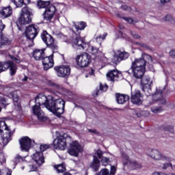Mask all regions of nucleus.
<instances>
[{"mask_svg":"<svg viewBox=\"0 0 175 175\" xmlns=\"http://www.w3.org/2000/svg\"><path fill=\"white\" fill-rule=\"evenodd\" d=\"M36 105L32 107L33 113L35 114L38 121H46L47 117L40 109V106H44L47 110L53 113L57 117H61L65 111V100L62 98L56 99L53 96H46L44 94H38L36 98Z\"/></svg>","mask_w":175,"mask_h":175,"instance_id":"f257e3e1","label":"nucleus"},{"mask_svg":"<svg viewBox=\"0 0 175 175\" xmlns=\"http://www.w3.org/2000/svg\"><path fill=\"white\" fill-rule=\"evenodd\" d=\"M151 84H152V81H151L150 77H144L141 79L142 90L144 92L145 95L148 96L146 106H151L155 102H160L161 105H165L166 103V99L163 98V92L162 90H157L154 94H152Z\"/></svg>","mask_w":175,"mask_h":175,"instance_id":"f03ea898","label":"nucleus"},{"mask_svg":"<svg viewBox=\"0 0 175 175\" xmlns=\"http://www.w3.org/2000/svg\"><path fill=\"white\" fill-rule=\"evenodd\" d=\"M146 72V60L143 58L136 59L131 64V68L126 71L129 75L133 74L135 79H142Z\"/></svg>","mask_w":175,"mask_h":175,"instance_id":"7ed1b4c3","label":"nucleus"},{"mask_svg":"<svg viewBox=\"0 0 175 175\" xmlns=\"http://www.w3.org/2000/svg\"><path fill=\"white\" fill-rule=\"evenodd\" d=\"M13 133L14 132L9 129L5 121H0V136L4 146H6L9 142H11Z\"/></svg>","mask_w":175,"mask_h":175,"instance_id":"20e7f679","label":"nucleus"},{"mask_svg":"<svg viewBox=\"0 0 175 175\" xmlns=\"http://www.w3.org/2000/svg\"><path fill=\"white\" fill-rule=\"evenodd\" d=\"M41 38L47 47L52 50L53 53L58 52V46L54 43V38L51 35L49 34L46 31H44L41 33Z\"/></svg>","mask_w":175,"mask_h":175,"instance_id":"39448f33","label":"nucleus"},{"mask_svg":"<svg viewBox=\"0 0 175 175\" xmlns=\"http://www.w3.org/2000/svg\"><path fill=\"white\" fill-rule=\"evenodd\" d=\"M10 69V75L14 76L17 73V64L12 61L0 62V73Z\"/></svg>","mask_w":175,"mask_h":175,"instance_id":"423d86ee","label":"nucleus"},{"mask_svg":"<svg viewBox=\"0 0 175 175\" xmlns=\"http://www.w3.org/2000/svg\"><path fill=\"white\" fill-rule=\"evenodd\" d=\"M32 12L28 7H25L22 8L21 16L18 18V23L21 25H26V24H29L32 22Z\"/></svg>","mask_w":175,"mask_h":175,"instance_id":"0eeeda50","label":"nucleus"},{"mask_svg":"<svg viewBox=\"0 0 175 175\" xmlns=\"http://www.w3.org/2000/svg\"><path fill=\"white\" fill-rule=\"evenodd\" d=\"M71 44L73 49H77V50H84V47L85 46V42H84V39L80 37V34L78 32L75 33L74 36L71 39Z\"/></svg>","mask_w":175,"mask_h":175,"instance_id":"6e6552de","label":"nucleus"},{"mask_svg":"<svg viewBox=\"0 0 175 175\" xmlns=\"http://www.w3.org/2000/svg\"><path fill=\"white\" fill-rule=\"evenodd\" d=\"M76 62L77 65L80 68H87L91 62V56L87 53L78 55L76 57Z\"/></svg>","mask_w":175,"mask_h":175,"instance_id":"1a4fd4ad","label":"nucleus"},{"mask_svg":"<svg viewBox=\"0 0 175 175\" xmlns=\"http://www.w3.org/2000/svg\"><path fill=\"white\" fill-rule=\"evenodd\" d=\"M39 31V26L36 25H30L25 30V36L27 39L33 42V39L38 36Z\"/></svg>","mask_w":175,"mask_h":175,"instance_id":"9d476101","label":"nucleus"},{"mask_svg":"<svg viewBox=\"0 0 175 175\" xmlns=\"http://www.w3.org/2000/svg\"><path fill=\"white\" fill-rule=\"evenodd\" d=\"M93 161L90 166L93 172H98L100 167V161H99V159L102 158V150H98L93 156Z\"/></svg>","mask_w":175,"mask_h":175,"instance_id":"9b49d317","label":"nucleus"},{"mask_svg":"<svg viewBox=\"0 0 175 175\" xmlns=\"http://www.w3.org/2000/svg\"><path fill=\"white\" fill-rule=\"evenodd\" d=\"M19 143L22 151H29L31 147L33 146L35 141L28 137H23L19 140Z\"/></svg>","mask_w":175,"mask_h":175,"instance_id":"f8f14e48","label":"nucleus"},{"mask_svg":"<svg viewBox=\"0 0 175 175\" xmlns=\"http://www.w3.org/2000/svg\"><path fill=\"white\" fill-rule=\"evenodd\" d=\"M53 144L55 150H65L66 148V138L64 135H60L54 139Z\"/></svg>","mask_w":175,"mask_h":175,"instance_id":"ddd939ff","label":"nucleus"},{"mask_svg":"<svg viewBox=\"0 0 175 175\" xmlns=\"http://www.w3.org/2000/svg\"><path fill=\"white\" fill-rule=\"evenodd\" d=\"M83 151V148L81 145L77 142V141H75L70 144V149L68 150V153L70 155H72L73 157H79V152H81Z\"/></svg>","mask_w":175,"mask_h":175,"instance_id":"4468645a","label":"nucleus"},{"mask_svg":"<svg viewBox=\"0 0 175 175\" xmlns=\"http://www.w3.org/2000/svg\"><path fill=\"white\" fill-rule=\"evenodd\" d=\"M131 100L133 105H137V106H140L143 103V97L140 90H135L131 92Z\"/></svg>","mask_w":175,"mask_h":175,"instance_id":"2eb2a0df","label":"nucleus"},{"mask_svg":"<svg viewBox=\"0 0 175 175\" xmlns=\"http://www.w3.org/2000/svg\"><path fill=\"white\" fill-rule=\"evenodd\" d=\"M58 77H66L70 75V67L68 65H62L59 67H55Z\"/></svg>","mask_w":175,"mask_h":175,"instance_id":"dca6fc26","label":"nucleus"},{"mask_svg":"<svg viewBox=\"0 0 175 175\" xmlns=\"http://www.w3.org/2000/svg\"><path fill=\"white\" fill-rule=\"evenodd\" d=\"M55 12H57V8L54 6V5L52 4L48 7V8H46L42 14L44 19H45L46 21H51L54 17V15L55 14Z\"/></svg>","mask_w":175,"mask_h":175,"instance_id":"f3484780","label":"nucleus"},{"mask_svg":"<svg viewBox=\"0 0 175 175\" xmlns=\"http://www.w3.org/2000/svg\"><path fill=\"white\" fill-rule=\"evenodd\" d=\"M149 157L152 159H154V161H166L169 159V157L157 149H152L149 154Z\"/></svg>","mask_w":175,"mask_h":175,"instance_id":"a211bd4d","label":"nucleus"},{"mask_svg":"<svg viewBox=\"0 0 175 175\" xmlns=\"http://www.w3.org/2000/svg\"><path fill=\"white\" fill-rule=\"evenodd\" d=\"M54 57V55L52 54L49 57H42V64L44 66V70H49V69L53 68L54 66V59L53 57Z\"/></svg>","mask_w":175,"mask_h":175,"instance_id":"6ab92c4d","label":"nucleus"},{"mask_svg":"<svg viewBox=\"0 0 175 175\" xmlns=\"http://www.w3.org/2000/svg\"><path fill=\"white\" fill-rule=\"evenodd\" d=\"M128 58H129V54L128 52L118 51L113 57V62L114 64H119L121 61L128 59Z\"/></svg>","mask_w":175,"mask_h":175,"instance_id":"aec40b11","label":"nucleus"},{"mask_svg":"<svg viewBox=\"0 0 175 175\" xmlns=\"http://www.w3.org/2000/svg\"><path fill=\"white\" fill-rule=\"evenodd\" d=\"M123 158V165L125 166L126 165H130L133 169H140L142 167V164L137 163V161H131L129 156H127L126 154H122Z\"/></svg>","mask_w":175,"mask_h":175,"instance_id":"412c9836","label":"nucleus"},{"mask_svg":"<svg viewBox=\"0 0 175 175\" xmlns=\"http://www.w3.org/2000/svg\"><path fill=\"white\" fill-rule=\"evenodd\" d=\"M121 72L117 70H111L107 73V79L109 81H117L118 77H120Z\"/></svg>","mask_w":175,"mask_h":175,"instance_id":"4be33fe9","label":"nucleus"},{"mask_svg":"<svg viewBox=\"0 0 175 175\" xmlns=\"http://www.w3.org/2000/svg\"><path fill=\"white\" fill-rule=\"evenodd\" d=\"M32 159L36 161V163L40 166L44 163V157H43V152H37L32 156Z\"/></svg>","mask_w":175,"mask_h":175,"instance_id":"5701e85b","label":"nucleus"},{"mask_svg":"<svg viewBox=\"0 0 175 175\" xmlns=\"http://www.w3.org/2000/svg\"><path fill=\"white\" fill-rule=\"evenodd\" d=\"M116 102L119 105H124V103L129 100V96L125 95V94H121L120 93H118L116 94Z\"/></svg>","mask_w":175,"mask_h":175,"instance_id":"b1692460","label":"nucleus"},{"mask_svg":"<svg viewBox=\"0 0 175 175\" xmlns=\"http://www.w3.org/2000/svg\"><path fill=\"white\" fill-rule=\"evenodd\" d=\"M13 13V9L10 6L5 7L0 11V14L1 15L2 18H8L10 17Z\"/></svg>","mask_w":175,"mask_h":175,"instance_id":"393cba45","label":"nucleus"},{"mask_svg":"<svg viewBox=\"0 0 175 175\" xmlns=\"http://www.w3.org/2000/svg\"><path fill=\"white\" fill-rule=\"evenodd\" d=\"M1 41H0V49H5V47H9L12 41L6 36H2L1 34Z\"/></svg>","mask_w":175,"mask_h":175,"instance_id":"a878e982","label":"nucleus"},{"mask_svg":"<svg viewBox=\"0 0 175 175\" xmlns=\"http://www.w3.org/2000/svg\"><path fill=\"white\" fill-rule=\"evenodd\" d=\"M33 57L37 61L42 59L44 57V49H36L33 53Z\"/></svg>","mask_w":175,"mask_h":175,"instance_id":"bb28decb","label":"nucleus"},{"mask_svg":"<svg viewBox=\"0 0 175 175\" xmlns=\"http://www.w3.org/2000/svg\"><path fill=\"white\" fill-rule=\"evenodd\" d=\"M73 27L75 28L77 32H79V31H84L85 29V27H87V23L84 21L77 22L73 23Z\"/></svg>","mask_w":175,"mask_h":175,"instance_id":"cd10ccee","label":"nucleus"},{"mask_svg":"<svg viewBox=\"0 0 175 175\" xmlns=\"http://www.w3.org/2000/svg\"><path fill=\"white\" fill-rule=\"evenodd\" d=\"M53 4H51V2H50V1H44L42 0H39L37 2V6L38 8V9H47L49 8V6L52 5Z\"/></svg>","mask_w":175,"mask_h":175,"instance_id":"c85d7f7f","label":"nucleus"},{"mask_svg":"<svg viewBox=\"0 0 175 175\" xmlns=\"http://www.w3.org/2000/svg\"><path fill=\"white\" fill-rule=\"evenodd\" d=\"M88 50L92 55H95L96 57H99V55H102L103 54L102 51L96 46H90Z\"/></svg>","mask_w":175,"mask_h":175,"instance_id":"c756f323","label":"nucleus"},{"mask_svg":"<svg viewBox=\"0 0 175 175\" xmlns=\"http://www.w3.org/2000/svg\"><path fill=\"white\" fill-rule=\"evenodd\" d=\"M20 92L18 91H15V92H10L8 94V98H10V99H12V100L14 102H15L16 103H17V102H18V100H20V96H18V93Z\"/></svg>","mask_w":175,"mask_h":175,"instance_id":"7c9ffc66","label":"nucleus"},{"mask_svg":"<svg viewBox=\"0 0 175 175\" xmlns=\"http://www.w3.org/2000/svg\"><path fill=\"white\" fill-rule=\"evenodd\" d=\"M107 91V85H103L102 83L100 84V89L98 90H96L94 93L92 94L94 98H96L98 94L100 92H106Z\"/></svg>","mask_w":175,"mask_h":175,"instance_id":"2f4dec72","label":"nucleus"},{"mask_svg":"<svg viewBox=\"0 0 175 175\" xmlns=\"http://www.w3.org/2000/svg\"><path fill=\"white\" fill-rule=\"evenodd\" d=\"M54 167L57 173H64V172H66V165L64 163L54 165Z\"/></svg>","mask_w":175,"mask_h":175,"instance_id":"473e14b6","label":"nucleus"},{"mask_svg":"<svg viewBox=\"0 0 175 175\" xmlns=\"http://www.w3.org/2000/svg\"><path fill=\"white\" fill-rule=\"evenodd\" d=\"M106 36H107V33H104L103 34L97 36L95 38V40H96V43H98L100 46L102 45V42H103V40H105V39H106Z\"/></svg>","mask_w":175,"mask_h":175,"instance_id":"72a5a7b5","label":"nucleus"},{"mask_svg":"<svg viewBox=\"0 0 175 175\" xmlns=\"http://www.w3.org/2000/svg\"><path fill=\"white\" fill-rule=\"evenodd\" d=\"M25 159V157H22L20 154H16L13 160L14 166H16L17 163H20V162H24Z\"/></svg>","mask_w":175,"mask_h":175,"instance_id":"f704fd0d","label":"nucleus"},{"mask_svg":"<svg viewBox=\"0 0 175 175\" xmlns=\"http://www.w3.org/2000/svg\"><path fill=\"white\" fill-rule=\"evenodd\" d=\"M46 84L47 85H49V87H53V88H55V90H59V88H61V86H59V85L53 82L51 80H48L46 81Z\"/></svg>","mask_w":175,"mask_h":175,"instance_id":"c9c22d12","label":"nucleus"},{"mask_svg":"<svg viewBox=\"0 0 175 175\" xmlns=\"http://www.w3.org/2000/svg\"><path fill=\"white\" fill-rule=\"evenodd\" d=\"M16 8H23V0H11Z\"/></svg>","mask_w":175,"mask_h":175,"instance_id":"e433bc0d","label":"nucleus"},{"mask_svg":"<svg viewBox=\"0 0 175 175\" xmlns=\"http://www.w3.org/2000/svg\"><path fill=\"white\" fill-rule=\"evenodd\" d=\"M142 57H143L142 59H144L146 64L147 63V61L148 62H152V57H151V56L149 55L144 54L142 55Z\"/></svg>","mask_w":175,"mask_h":175,"instance_id":"4c0bfd02","label":"nucleus"},{"mask_svg":"<svg viewBox=\"0 0 175 175\" xmlns=\"http://www.w3.org/2000/svg\"><path fill=\"white\" fill-rule=\"evenodd\" d=\"M151 111L154 113H161L162 112V107H152Z\"/></svg>","mask_w":175,"mask_h":175,"instance_id":"58836bf2","label":"nucleus"},{"mask_svg":"<svg viewBox=\"0 0 175 175\" xmlns=\"http://www.w3.org/2000/svg\"><path fill=\"white\" fill-rule=\"evenodd\" d=\"M96 175H110L109 171L107 168L102 169Z\"/></svg>","mask_w":175,"mask_h":175,"instance_id":"ea45409f","label":"nucleus"},{"mask_svg":"<svg viewBox=\"0 0 175 175\" xmlns=\"http://www.w3.org/2000/svg\"><path fill=\"white\" fill-rule=\"evenodd\" d=\"M49 148H51V145L44 144V145H40V150L41 152L46 151V150H49Z\"/></svg>","mask_w":175,"mask_h":175,"instance_id":"a19ab883","label":"nucleus"},{"mask_svg":"<svg viewBox=\"0 0 175 175\" xmlns=\"http://www.w3.org/2000/svg\"><path fill=\"white\" fill-rule=\"evenodd\" d=\"M10 57L12 61H14V62H16V64H20L21 62V60H20V57H18V56L10 55Z\"/></svg>","mask_w":175,"mask_h":175,"instance_id":"79ce46f5","label":"nucleus"},{"mask_svg":"<svg viewBox=\"0 0 175 175\" xmlns=\"http://www.w3.org/2000/svg\"><path fill=\"white\" fill-rule=\"evenodd\" d=\"M136 44H139V46H141L142 49H145L146 50H152V49L151 46L142 42H136Z\"/></svg>","mask_w":175,"mask_h":175,"instance_id":"37998d69","label":"nucleus"},{"mask_svg":"<svg viewBox=\"0 0 175 175\" xmlns=\"http://www.w3.org/2000/svg\"><path fill=\"white\" fill-rule=\"evenodd\" d=\"M6 162V159L5 158V154L3 151L0 149V163H5Z\"/></svg>","mask_w":175,"mask_h":175,"instance_id":"c03bdc74","label":"nucleus"},{"mask_svg":"<svg viewBox=\"0 0 175 175\" xmlns=\"http://www.w3.org/2000/svg\"><path fill=\"white\" fill-rule=\"evenodd\" d=\"M122 18L123 20H124V21H126L127 23H129V24L135 25L136 24V23H137V21H133V19H132L131 18L123 17Z\"/></svg>","mask_w":175,"mask_h":175,"instance_id":"a18cd8bd","label":"nucleus"},{"mask_svg":"<svg viewBox=\"0 0 175 175\" xmlns=\"http://www.w3.org/2000/svg\"><path fill=\"white\" fill-rule=\"evenodd\" d=\"M109 162H110V160L107 157H103L101 159V163L103 166H107L109 165Z\"/></svg>","mask_w":175,"mask_h":175,"instance_id":"49530a36","label":"nucleus"},{"mask_svg":"<svg viewBox=\"0 0 175 175\" xmlns=\"http://www.w3.org/2000/svg\"><path fill=\"white\" fill-rule=\"evenodd\" d=\"M57 38H59V39H62V40H63L64 42H66V39H68V38H66V36H65V35H64V33H58Z\"/></svg>","mask_w":175,"mask_h":175,"instance_id":"de8ad7c7","label":"nucleus"},{"mask_svg":"<svg viewBox=\"0 0 175 175\" xmlns=\"http://www.w3.org/2000/svg\"><path fill=\"white\" fill-rule=\"evenodd\" d=\"M116 166L114 165L111 166V171L109 172V175L116 174Z\"/></svg>","mask_w":175,"mask_h":175,"instance_id":"09e8293b","label":"nucleus"},{"mask_svg":"<svg viewBox=\"0 0 175 175\" xmlns=\"http://www.w3.org/2000/svg\"><path fill=\"white\" fill-rule=\"evenodd\" d=\"M133 114L134 116H136L137 117H138L139 118H140V117H142V113H140L139 111V110H134Z\"/></svg>","mask_w":175,"mask_h":175,"instance_id":"8fccbe9b","label":"nucleus"},{"mask_svg":"<svg viewBox=\"0 0 175 175\" xmlns=\"http://www.w3.org/2000/svg\"><path fill=\"white\" fill-rule=\"evenodd\" d=\"M165 21H173V17L170 15H166L164 18Z\"/></svg>","mask_w":175,"mask_h":175,"instance_id":"3c124183","label":"nucleus"},{"mask_svg":"<svg viewBox=\"0 0 175 175\" xmlns=\"http://www.w3.org/2000/svg\"><path fill=\"white\" fill-rule=\"evenodd\" d=\"M121 9H122V10H126L127 12H129L131 10V7L126 5H122Z\"/></svg>","mask_w":175,"mask_h":175,"instance_id":"603ef678","label":"nucleus"},{"mask_svg":"<svg viewBox=\"0 0 175 175\" xmlns=\"http://www.w3.org/2000/svg\"><path fill=\"white\" fill-rule=\"evenodd\" d=\"M131 36L134 39H140V36L135 32H131Z\"/></svg>","mask_w":175,"mask_h":175,"instance_id":"864d4df0","label":"nucleus"},{"mask_svg":"<svg viewBox=\"0 0 175 175\" xmlns=\"http://www.w3.org/2000/svg\"><path fill=\"white\" fill-rule=\"evenodd\" d=\"M29 3H31V0H22V6H23V5L27 6V5H29Z\"/></svg>","mask_w":175,"mask_h":175,"instance_id":"5fc2aeb1","label":"nucleus"},{"mask_svg":"<svg viewBox=\"0 0 175 175\" xmlns=\"http://www.w3.org/2000/svg\"><path fill=\"white\" fill-rule=\"evenodd\" d=\"M3 29H5V25H3V23H2V21H0V36Z\"/></svg>","mask_w":175,"mask_h":175,"instance_id":"6e6d98bb","label":"nucleus"},{"mask_svg":"<svg viewBox=\"0 0 175 175\" xmlns=\"http://www.w3.org/2000/svg\"><path fill=\"white\" fill-rule=\"evenodd\" d=\"M88 132L90 133H94V135H98L99 132L96 129H88Z\"/></svg>","mask_w":175,"mask_h":175,"instance_id":"4d7b16f0","label":"nucleus"},{"mask_svg":"<svg viewBox=\"0 0 175 175\" xmlns=\"http://www.w3.org/2000/svg\"><path fill=\"white\" fill-rule=\"evenodd\" d=\"M30 166V172H36V170H38V167H36V166L33 165H31Z\"/></svg>","mask_w":175,"mask_h":175,"instance_id":"13d9d810","label":"nucleus"},{"mask_svg":"<svg viewBox=\"0 0 175 175\" xmlns=\"http://www.w3.org/2000/svg\"><path fill=\"white\" fill-rule=\"evenodd\" d=\"M170 57H172V58H175V49H172L170 51L169 53Z\"/></svg>","mask_w":175,"mask_h":175,"instance_id":"bf43d9fd","label":"nucleus"},{"mask_svg":"<svg viewBox=\"0 0 175 175\" xmlns=\"http://www.w3.org/2000/svg\"><path fill=\"white\" fill-rule=\"evenodd\" d=\"M152 175H167L166 173L161 172H155L152 174Z\"/></svg>","mask_w":175,"mask_h":175,"instance_id":"052dcab7","label":"nucleus"},{"mask_svg":"<svg viewBox=\"0 0 175 175\" xmlns=\"http://www.w3.org/2000/svg\"><path fill=\"white\" fill-rule=\"evenodd\" d=\"M0 103L3 105V106H6V100L5 98H1Z\"/></svg>","mask_w":175,"mask_h":175,"instance_id":"680f3d73","label":"nucleus"},{"mask_svg":"<svg viewBox=\"0 0 175 175\" xmlns=\"http://www.w3.org/2000/svg\"><path fill=\"white\" fill-rule=\"evenodd\" d=\"M167 167H169V163H165L163 164L162 169H163L165 170L167 169Z\"/></svg>","mask_w":175,"mask_h":175,"instance_id":"e2e57ef3","label":"nucleus"},{"mask_svg":"<svg viewBox=\"0 0 175 175\" xmlns=\"http://www.w3.org/2000/svg\"><path fill=\"white\" fill-rule=\"evenodd\" d=\"M168 131H169V132H171V133H174V127L173 126H168Z\"/></svg>","mask_w":175,"mask_h":175,"instance_id":"0e129e2a","label":"nucleus"},{"mask_svg":"<svg viewBox=\"0 0 175 175\" xmlns=\"http://www.w3.org/2000/svg\"><path fill=\"white\" fill-rule=\"evenodd\" d=\"M90 76H94L95 75V70L92 69L90 72H89Z\"/></svg>","mask_w":175,"mask_h":175,"instance_id":"69168bd1","label":"nucleus"},{"mask_svg":"<svg viewBox=\"0 0 175 175\" xmlns=\"http://www.w3.org/2000/svg\"><path fill=\"white\" fill-rule=\"evenodd\" d=\"M118 38H122V31H118Z\"/></svg>","mask_w":175,"mask_h":175,"instance_id":"338daca9","label":"nucleus"},{"mask_svg":"<svg viewBox=\"0 0 175 175\" xmlns=\"http://www.w3.org/2000/svg\"><path fill=\"white\" fill-rule=\"evenodd\" d=\"M1 175H12V172L8 170L5 174H1Z\"/></svg>","mask_w":175,"mask_h":175,"instance_id":"774afa93","label":"nucleus"}]
</instances>
